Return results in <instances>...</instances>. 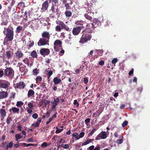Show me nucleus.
Masks as SVG:
<instances>
[{
	"instance_id": "nucleus-55",
	"label": "nucleus",
	"mask_w": 150,
	"mask_h": 150,
	"mask_svg": "<svg viewBox=\"0 0 150 150\" xmlns=\"http://www.w3.org/2000/svg\"><path fill=\"white\" fill-rule=\"evenodd\" d=\"M61 50L60 51L59 53V55L60 56H62L64 53V50L62 49H61Z\"/></svg>"
},
{
	"instance_id": "nucleus-7",
	"label": "nucleus",
	"mask_w": 150,
	"mask_h": 150,
	"mask_svg": "<svg viewBox=\"0 0 150 150\" xmlns=\"http://www.w3.org/2000/svg\"><path fill=\"white\" fill-rule=\"evenodd\" d=\"M10 86V83L8 82L5 80H0V87L6 88Z\"/></svg>"
},
{
	"instance_id": "nucleus-57",
	"label": "nucleus",
	"mask_w": 150,
	"mask_h": 150,
	"mask_svg": "<svg viewBox=\"0 0 150 150\" xmlns=\"http://www.w3.org/2000/svg\"><path fill=\"white\" fill-rule=\"evenodd\" d=\"M117 58H114L112 60V63L113 64H115V63L117 62Z\"/></svg>"
},
{
	"instance_id": "nucleus-11",
	"label": "nucleus",
	"mask_w": 150,
	"mask_h": 150,
	"mask_svg": "<svg viewBox=\"0 0 150 150\" xmlns=\"http://www.w3.org/2000/svg\"><path fill=\"white\" fill-rule=\"evenodd\" d=\"M40 54L44 57L45 56L48 55L50 53V50L47 48H42L40 50Z\"/></svg>"
},
{
	"instance_id": "nucleus-51",
	"label": "nucleus",
	"mask_w": 150,
	"mask_h": 150,
	"mask_svg": "<svg viewBox=\"0 0 150 150\" xmlns=\"http://www.w3.org/2000/svg\"><path fill=\"white\" fill-rule=\"evenodd\" d=\"M123 140L122 139H118L117 141V143L118 144H120L123 142Z\"/></svg>"
},
{
	"instance_id": "nucleus-40",
	"label": "nucleus",
	"mask_w": 150,
	"mask_h": 150,
	"mask_svg": "<svg viewBox=\"0 0 150 150\" xmlns=\"http://www.w3.org/2000/svg\"><path fill=\"white\" fill-rule=\"evenodd\" d=\"M53 74V71H52L50 70L49 71L48 73L47 74V75L48 76V81H50L49 79L50 77V76L52 74Z\"/></svg>"
},
{
	"instance_id": "nucleus-38",
	"label": "nucleus",
	"mask_w": 150,
	"mask_h": 150,
	"mask_svg": "<svg viewBox=\"0 0 150 150\" xmlns=\"http://www.w3.org/2000/svg\"><path fill=\"white\" fill-rule=\"evenodd\" d=\"M72 135L73 137H75V138L77 139H79V137L78 134L77 133H74L72 134Z\"/></svg>"
},
{
	"instance_id": "nucleus-61",
	"label": "nucleus",
	"mask_w": 150,
	"mask_h": 150,
	"mask_svg": "<svg viewBox=\"0 0 150 150\" xmlns=\"http://www.w3.org/2000/svg\"><path fill=\"white\" fill-rule=\"evenodd\" d=\"M100 146L99 145H97L95 148H94L93 150H100Z\"/></svg>"
},
{
	"instance_id": "nucleus-15",
	"label": "nucleus",
	"mask_w": 150,
	"mask_h": 150,
	"mask_svg": "<svg viewBox=\"0 0 150 150\" xmlns=\"http://www.w3.org/2000/svg\"><path fill=\"white\" fill-rule=\"evenodd\" d=\"M42 38L47 39L49 40L50 38V35L48 32L45 31L43 32L41 34Z\"/></svg>"
},
{
	"instance_id": "nucleus-6",
	"label": "nucleus",
	"mask_w": 150,
	"mask_h": 150,
	"mask_svg": "<svg viewBox=\"0 0 150 150\" xmlns=\"http://www.w3.org/2000/svg\"><path fill=\"white\" fill-rule=\"evenodd\" d=\"M49 41L47 39L41 38L38 42V45L39 46L46 45L49 44Z\"/></svg>"
},
{
	"instance_id": "nucleus-2",
	"label": "nucleus",
	"mask_w": 150,
	"mask_h": 150,
	"mask_svg": "<svg viewBox=\"0 0 150 150\" xmlns=\"http://www.w3.org/2000/svg\"><path fill=\"white\" fill-rule=\"evenodd\" d=\"M5 31H4V32L6 35L5 38L6 41L7 42L11 41L13 39L14 36V32L13 30L9 28H7L6 34H5Z\"/></svg>"
},
{
	"instance_id": "nucleus-49",
	"label": "nucleus",
	"mask_w": 150,
	"mask_h": 150,
	"mask_svg": "<svg viewBox=\"0 0 150 150\" xmlns=\"http://www.w3.org/2000/svg\"><path fill=\"white\" fill-rule=\"evenodd\" d=\"M73 103L77 107H78L79 104L78 103L77 100H74V101Z\"/></svg>"
},
{
	"instance_id": "nucleus-23",
	"label": "nucleus",
	"mask_w": 150,
	"mask_h": 150,
	"mask_svg": "<svg viewBox=\"0 0 150 150\" xmlns=\"http://www.w3.org/2000/svg\"><path fill=\"white\" fill-rule=\"evenodd\" d=\"M13 145V141H11L8 144H7V145L6 146H4V149H6L7 150H8V148H11Z\"/></svg>"
},
{
	"instance_id": "nucleus-54",
	"label": "nucleus",
	"mask_w": 150,
	"mask_h": 150,
	"mask_svg": "<svg viewBox=\"0 0 150 150\" xmlns=\"http://www.w3.org/2000/svg\"><path fill=\"white\" fill-rule=\"evenodd\" d=\"M85 134V133L83 132H82L80 133L79 135V139L80 138H82L84 136Z\"/></svg>"
},
{
	"instance_id": "nucleus-36",
	"label": "nucleus",
	"mask_w": 150,
	"mask_h": 150,
	"mask_svg": "<svg viewBox=\"0 0 150 150\" xmlns=\"http://www.w3.org/2000/svg\"><path fill=\"white\" fill-rule=\"evenodd\" d=\"M23 62L26 64L29 65V61L27 58H25L23 60Z\"/></svg>"
},
{
	"instance_id": "nucleus-34",
	"label": "nucleus",
	"mask_w": 150,
	"mask_h": 150,
	"mask_svg": "<svg viewBox=\"0 0 150 150\" xmlns=\"http://www.w3.org/2000/svg\"><path fill=\"white\" fill-rule=\"evenodd\" d=\"M84 22L82 21H77L75 22V24L77 25H83Z\"/></svg>"
},
{
	"instance_id": "nucleus-42",
	"label": "nucleus",
	"mask_w": 150,
	"mask_h": 150,
	"mask_svg": "<svg viewBox=\"0 0 150 150\" xmlns=\"http://www.w3.org/2000/svg\"><path fill=\"white\" fill-rule=\"evenodd\" d=\"M56 129H57L55 131V133L56 134L60 133L63 130V129H59V128L57 127L56 128Z\"/></svg>"
},
{
	"instance_id": "nucleus-25",
	"label": "nucleus",
	"mask_w": 150,
	"mask_h": 150,
	"mask_svg": "<svg viewBox=\"0 0 150 150\" xmlns=\"http://www.w3.org/2000/svg\"><path fill=\"white\" fill-rule=\"evenodd\" d=\"M34 93L35 92L32 89L29 90L28 91L27 94L28 97L29 98L32 96L34 94Z\"/></svg>"
},
{
	"instance_id": "nucleus-62",
	"label": "nucleus",
	"mask_w": 150,
	"mask_h": 150,
	"mask_svg": "<svg viewBox=\"0 0 150 150\" xmlns=\"http://www.w3.org/2000/svg\"><path fill=\"white\" fill-rule=\"evenodd\" d=\"M134 70V69L132 68L131 69V70L129 71V72L128 74L129 75L131 76L132 74L133 73Z\"/></svg>"
},
{
	"instance_id": "nucleus-24",
	"label": "nucleus",
	"mask_w": 150,
	"mask_h": 150,
	"mask_svg": "<svg viewBox=\"0 0 150 150\" xmlns=\"http://www.w3.org/2000/svg\"><path fill=\"white\" fill-rule=\"evenodd\" d=\"M17 6L18 8L20 9L23 8L25 7V3L23 2L19 3Z\"/></svg>"
},
{
	"instance_id": "nucleus-19",
	"label": "nucleus",
	"mask_w": 150,
	"mask_h": 150,
	"mask_svg": "<svg viewBox=\"0 0 150 150\" xmlns=\"http://www.w3.org/2000/svg\"><path fill=\"white\" fill-rule=\"evenodd\" d=\"M8 93L4 91L0 92V99H3L7 97Z\"/></svg>"
},
{
	"instance_id": "nucleus-52",
	"label": "nucleus",
	"mask_w": 150,
	"mask_h": 150,
	"mask_svg": "<svg viewBox=\"0 0 150 150\" xmlns=\"http://www.w3.org/2000/svg\"><path fill=\"white\" fill-rule=\"evenodd\" d=\"M34 119H36L38 118V115L36 113L33 114L32 115Z\"/></svg>"
},
{
	"instance_id": "nucleus-8",
	"label": "nucleus",
	"mask_w": 150,
	"mask_h": 150,
	"mask_svg": "<svg viewBox=\"0 0 150 150\" xmlns=\"http://www.w3.org/2000/svg\"><path fill=\"white\" fill-rule=\"evenodd\" d=\"M107 137V135L105 131H102L95 138L96 140H99L100 139H106Z\"/></svg>"
},
{
	"instance_id": "nucleus-14",
	"label": "nucleus",
	"mask_w": 150,
	"mask_h": 150,
	"mask_svg": "<svg viewBox=\"0 0 150 150\" xmlns=\"http://www.w3.org/2000/svg\"><path fill=\"white\" fill-rule=\"evenodd\" d=\"M4 108L5 106H3L2 108L0 110V113L1 118V120L4 119L6 115V112Z\"/></svg>"
},
{
	"instance_id": "nucleus-12",
	"label": "nucleus",
	"mask_w": 150,
	"mask_h": 150,
	"mask_svg": "<svg viewBox=\"0 0 150 150\" xmlns=\"http://www.w3.org/2000/svg\"><path fill=\"white\" fill-rule=\"evenodd\" d=\"M57 23L61 26L62 29H65L67 31H70L71 30L64 23L61 21L56 22Z\"/></svg>"
},
{
	"instance_id": "nucleus-26",
	"label": "nucleus",
	"mask_w": 150,
	"mask_h": 150,
	"mask_svg": "<svg viewBox=\"0 0 150 150\" xmlns=\"http://www.w3.org/2000/svg\"><path fill=\"white\" fill-rule=\"evenodd\" d=\"M11 110H12L13 112L14 113H18L19 111V109L15 107H13L12 108V109H10L9 110L10 112H11Z\"/></svg>"
},
{
	"instance_id": "nucleus-37",
	"label": "nucleus",
	"mask_w": 150,
	"mask_h": 150,
	"mask_svg": "<svg viewBox=\"0 0 150 150\" xmlns=\"http://www.w3.org/2000/svg\"><path fill=\"white\" fill-rule=\"evenodd\" d=\"M55 30L56 31L60 32L62 30V28L60 25H57L56 26L55 28Z\"/></svg>"
},
{
	"instance_id": "nucleus-59",
	"label": "nucleus",
	"mask_w": 150,
	"mask_h": 150,
	"mask_svg": "<svg viewBox=\"0 0 150 150\" xmlns=\"http://www.w3.org/2000/svg\"><path fill=\"white\" fill-rule=\"evenodd\" d=\"M94 148V146L93 145H92L89 146L88 148L87 149V150H93Z\"/></svg>"
},
{
	"instance_id": "nucleus-16",
	"label": "nucleus",
	"mask_w": 150,
	"mask_h": 150,
	"mask_svg": "<svg viewBox=\"0 0 150 150\" xmlns=\"http://www.w3.org/2000/svg\"><path fill=\"white\" fill-rule=\"evenodd\" d=\"M86 28L85 30L88 29V32H92V31L94 29L93 24L92 23H90L86 25Z\"/></svg>"
},
{
	"instance_id": "nucleus-22",
	"label": "nucleus",
	"mask_w": 150,
	"mask_h": 150,
	"mask_svg": "<svg viewBox=\"0 0 150 150\" xmlns=\"http://www.w3.org/2000/svg\"><path fill=\"white\" fill-rule=\"evenodd\" d=\"M53 81L54 84L56 85L60 83L61 82V80L58 77H56L53 79Z\"/></svg>"
},
{
	"instance_id": "nucleus-4",
	"label": "nucleus",
	"mask_w": 150,
	"mask_h": 150,
	"mask_svg": "<svg viewBox=\"0 0 150 150\" xmlns=\"http://www.w3.org/2000/svg\"><path fill=\"white\" fill-rule=\"evenodd\" d=\"M62 42L59 40L55 41L54 43V50L56 52L59 51L62 49Z\"/></svg>"
},
{
	"instance_id": "nucleus-9",
	"label": "nucleus",
	"mask_w": 150,
	"mask_h": 150,
	"mask_svg": "<svg viewBox=\"0 0 150 150\" xmlns=\"http://www.w3.org/2000/svg\"><path fill=\"white\" fill-rule=\"evenodd\" d=\"M83 28V27L82 26L74 28L72 31V33L75 35H78L80 33L82 28Z\"/></svg>"
},
{
	"instance_id": "nucleus-44",
	"label": "nucleus",
	"mask_w": 150,
	"mask_h": 150,
	"mask_svg": "<svg viewBox=\"0 0 150 150\" xmlns=\"http://www.w3.org/2000/svg\"><path fill=\"white\" fill-rule=\"evenodd\" d=\"M97 130V129L95 128L93 129L92 130L91 132L88 135L89 136H92Z\"/></svg>"
},
{
	"instance_id": "nucleus-46",
	"label": "nucleus",
	"mask_w": 150,
	"mask_h": 150,
	"mask_svg": "<svg viewBox=\"0 0 150 150\" xmlns=\"http://www.w3.org/2000/svg\"><path fill=\"white\" fill-rule=\"evenodd\" d=\"M33 71L34 74L36 75H37L38 72L37 68H36L33 69Z\"/></svg>"
},
{
	"instance_id": "nucleus-30",
	"label": "nucleus",
	"mask_w": 150,
	"mask_h": 150,
	"mask_svg": "<svg viewBox=\"0 0 150 150\" xmlns=\"http://www.w3.org/2000/svg\"><path fill=\"white\" fill-rule=\"evenodd\" d=\"M23 27H22L19 26H18L16 29V33H19L22 30Z\"/></svg>"
},
{
	"instance_id": "nucleus-47",
	"label": "nucleus",
	"mask_w": 150,
	"mask_h": 150,
	"mask_svg": "<svg viewBox=\"0 0 150 150\" xmlns=\"http://www.w3.org/2000/svg\"><path fill=\"white\" fill-rule=\"evenodd\" d=\"M28 106L29 108L30 109H32L34 107L33 104L32 103L29 102L28 104Z\"/></svg>"
},
{
	"instance_id": "nucleus-1",
	"label": "nucleus",
	"mask_w": 150,
	"mask_h": 150,
	"mask_svg": "<svg viewBox=\"0 0 150 150\" xmlns=\"http://www.w3.org/2000/svg\"><path fill=\"white\" fill-rule=\"evenodd\" d=\"M88 30H85L83 31V34L79 41L80 43L83 44L91 39L92 37L91 33L88 32Z\"/></svg>"
},
{
	"instance_id": "nucleus-43",
	"label": "nucleus",
	"mask_w": 150,
	"mask_h": 150,
	"mask_svg": "<svg viewBox=\"0 0 150 150\" xmlns=\"http://www.w3.org/2000/svg\"><path fill=\"white\" fill-rule=\"evenodd\" d=\"M4 74V71L2 69H0V78L2 77Z\"/></svg>"
},
{
	"instance_id": "nucleus-63",
	"label": "nucleus",
	"mask_w": 150,
	"mask_h": 150,
	"mask_svg": "<svg viewBox=\"0 0 150 150\" xmlns=\"http://www.w3.org/2000/svg\"><path fill=\"white\" fill-rule=\"evenodd\" d=\"M27 108L28 109L27 111L29 113H30L33 112V110L31 109H32L28 108Z\"/></svg>"
},
{
	"instance_id": "nucleus-5",
	"label": "nucleus",
	"mask_w": 150,
	"mask_h": 150,
	"mask_svg": "<svg viewBox=\"0 0 150 150\" xmlns=\"http://www.w3.org/2000/svg\"><path fill=\"white\" fill-rule=\"evenodd\" d=\"M93 11L94 10H86L84 15L86 19L90 21L92 20V17L94 14Z\"/></svg>"
},
{
	"instance_id": "nucleus-58",
	"label": "nucleus",
	"mask_w": 150,
	"mask_h": 150,
	"mask_svg": "<svg viewBox=\"0 0 150 150\" xmlns=\"http://www.w3.org/2000/svg\"><path fill=\"white\" fill-rule=\"evenodd\" d=\"M90 118H87L85 120V122L86 124V125H87L90 122Z\"/></svg>"
},
{
	"instance_id": "nucleus-10",
	"label": "nucleus",
	"mask_w": 150,
	"mask_h": 150,
	"mask_svg": "<svg viewBox=\"0 0 150 150\" xmlns=\"http://www.w3.org/2000/svg\"><path fill=\"white\" fill-rule=\"evenodd\" d=\"M73 0H63L62 2L63 4H65V6L66 7V9H70L71 8V6L70 5H71L73 2L72 1Z\"/></svg>"
},
{
	"instance_id": "nucleus-48",
	"label": "nucleus",
	"mask_w": 150,
	"mask_h": 150,
	"mask_svg": "<svg viewBox=\"0 0 150 150\" xmlns=\"http://www.w3.org/2000/svg\"><path fill=\"white\" fill-rule=\"evenodd\" d=\"M36 82H38V81H41L42 80V78L40 76H38L36 78Z\"/></svg>"
},
{
	"instance_id": "nucleus-50",
	"label": "nucleus",
	"mask_w": 150,
	"mask_h": 150,
	"mask_svg": "<svg viewBox=\"0 0 150 150\" xmlns=\"http://www.w3.org/2000/svg\"><path fill=\"white\" fill-rule=\"evenodd\" d=\"M16 93H13L12 92L11 93V96H10V98H13V99H14L16 96Z\"/></svg>"
},
{
	"instance_id": "nucleus-27",
	"label": "nucleus",
	"mask_w": 150,
	"mask_h": 150,
	"mask_svg": "<svg viewBox=\"0 0 150 150\" xmlns=\"http://www.w3.org/2000/svg\"><path fill=\"white\" fill-rule=\"evenodd\" d=\"M30 55L34 58H37L38 56L37 52L35 50H33L31 52Z\"/></svg>"
},
{
	"instance_id": "nucleus-33",
	"label": "nucleus",
	"mask_w": 150,
	"mask_h": 150,
	"mask_svg": "<svg viewBox=\"0 0 150 150\" xmlns=\"http://www.w3.org/2000/svg\"><path fill=\"white\" fill-rule=\"evenodd\" d=\"M12 121V120L11 117H9V116H8L6 119V122L7 124H9Z\"/></svg>"
},
{
	"instance_id": "nucleus-3",
	"label": "nucleus",
	"mask_w": 150,
	"mask_h": 150,
	"mask_svg": "<svg viewBox=\"0 0 150 150\" xmlns=\"http://www.w3.org/2000/svg\"><path fill=\"white\" fill-rule=\"evenodd\" d=\"M14 71L11 67H6L4 70V75L11 79L14 77Z\"/></svg>"
},
{
	"instance_id": "nucleus-20",
	"label": "nucleus",
	"mask_w": 150,
	"mask_h": 150,
	"mask_svg": "<svg viewBox=\"0 0 150 150\" xmlns=\"http://www.w3.org/2000/svg\"><path fill=\"white\" fill-rule=\"evenodd\" d=\"M41 121V118L39 117L38 119L35 123H33L32 124V126L34 127H38L40 125V124Z\"/></svg>"
},
{
	"instance_id": "nucleus-45",
	"label": "nucleus",
	"mask_w": 150,
	"mask_h": 150,
	"mask_svg": "<svg viewBox=\"0 0 150 150\" xmlns=\"http://www.w3.org/2000/svg\"><path fill=\"white\" fill-rule=\"evenodd\" d=\"M128 122L127 121H125L122 123V126L123 127H125L128 124Z\"/></svg>"
},
{
	"instance_id": "nucleus-41",
	"label": "nucleus",
	"mask_w": 150,
	"mask_h": 150,
	"mask_svg": "<svg viewBox=\"0 0 150 150\" xmlns=\"http://www.w3.org/2000/svg\"><path fill=\"white\" fill-rule=\"evenodd\" d=\"M23 104V103L21 101H18L16 105L18 107H20Z\"/></svg>"
},
{
	"instance_id": "nucleus-18",
	"label": "nucleus",
	"mask_w": 150,
	"mask_h": 150,
	"mask_svg": "<svg viewBox=\"0 0 150 150\" xmlns=\"http://www.w3.org/2000/svg\"><path fill=\"white\" fill-rule=\"evenodd\" d=\"M25 86V84L23 82L21 81L16 84V86L15 88L20 89H23L24 88Z\"/></svg>"
},
{
	"instance_id": "nucleus-35",
	"label": "nucleus",
	"mask_w": 150,
	"mask_h": 150,
	"mask_svg": "<svg viewBox=\"0 0 150 150\" xmlns=\"http://www.w3.org/2000/svg\"><path fill=\"white\" fill-rule=\"evenodd\" d=\"M61 147H62L65 149H68L69 148V146L68 144H61L60 145Z\"/></svg>"
},
{
	"instance_id": "nucleus-60",
	"label": "nucleus",
	"mask_w": 150,
	"mask_h": 150,
	"mask_svg": "<svg viewBox=\"0 0 150 150\" xmlns=\"http://www.w3.org/2000/svg\"><path fill=\"white\" fill-rule=\"evenodd\" d=\"M98 64L100 65L103 66L104 64V62L103 60H101L99 62Z\"/></svg>"
},
{
	"instance_id": "nucleus-29",
	"label": "nucleus",
	"mask_w": 150,
	"mask_h": 150,
	"mask_svg": "<svg viewBox=\"0 0 150 150\" xmlns=\"http://www.w3.org/2000/svg\"><path fill=\"white\" fill-rule=\"evenodd\" d=\"M16 140L18 141L19 139H21L23 136L20 134H17L15 135Z\"/></svg>"
},
{
	"instance_id": "nucleus-13",
	"label": "nucleus",
	"mask_w": 150,
	"mask_h": 150,
	"mask_svg": "<svg viewBox=\"0 0 150 150\" xmlns=\"http://www.w3.org/2000/svg\"><path fill=\"white\" fill-rule=\"evenodd\" d=\"M19 70L21 72L23 73V75H25L28 71L26 68V67L22 63L19 64Z\"/></svg>"
},
{
	"instance_id": "nucleus-32",
	"label": "nucleus",
	"mask_w": 150,
	"mask_h": 150,
	"mask_svg": "<svg viewBox=\"0 0 150 150\" xmlns=\"http://www.w3.org/2000/svg\"><path fill=\"white\" fill-rule=\"evenodd\" d=\"M65 14L66 16L70 17L72 14V13L69 11H66L65 12Z\"/></svg>"
},
{
	"instance_id": "nucleus-31",
	"label": "nucleus",
	"mask_w": 150,
	"mask_h": 150,
	"mask_svg": "<svg viewBox=\"0 0 150 150\" xmlns=\"http://www.w3.org/2000/svg\"><path fill=\"white\" fill-rule=\"evenodd\" d=\"M6 57L8 59H9L11 57V51L10 50L7 51L6 53Z\"/></svg>"
},
{
	"instance_id": "nucleus-53",
	"label": "nucleus",
	"mask_w": 150,
	"mask_h": 150,
	"mask_svg": "<svg viewBox=\"0 0 150 150\" xmlns=\"http://www.w3.org/2000/svg\"><path fill=\"white\" fill-rule=\"evenodd\" d=\"M88 79L87 77L84 78H83V82L84 84H87L88 82Z\"/></svg>"
},
{
	"instance_id": "nucleus-56",
	"label": "nucleus",
	"mask_w": 150,
	"mask_h": 150,
	"mask_svg": "<svg viewBox=\"0 0 150 150\" xmlns=\"http://www.w3.org/2000/svg\"><path fill=\"white\" fill-rule=\"evenodd\" d=\"M54 103H58L59 101V99L58 97H57V98L55 99L54 98Z\"/></svg>"
},
{
	"instance_id": "nucleus-17",
	"label": "nucleus",
	"mask_w": 150,
	"mask_h": 150,
	"mask_svg": "<svg viewBox=\"0 0 150 150\" xmlns=\"http://www.w3.org/2000/svg\"><path fill=\"white\" fill-rule=\"evenodd\" d=\"M15 57L17 58H20L22 57L23 55V54L20 50L18 49L15 53Z\"/></svg>"
},
{
	"instance_id": "nucleus-39",
	"label": "nucleus",
	"mask_w": 150,
	"mask_h": 150,
	"mask_svg": "<svg viewBox=\"0 0 150 150\" xmlns=\"http://www.w3.org/2000/svg\"><path fill=\"white\" fill-rule=\"evenodd\" d=\"M34 44V42L33 41H30L28 42V46L29 47H32Z\"/></svg>"
},
{
	"instance_id": "nucleus-64",
	"label": "nucleus",
	"mask_w": 150,
	"mask_h": 150,
	"mask_svg": "<svg viewBox=\"0 0 150 150\" xmlns=\"http://www.w3.org/2000/svg\"><path fill=\"white\" fill-rule=\"evenodd\" d=\"M18 142H18V143H17L14 144V147L15 148H17L19 147V145Z\"/></svg>"
},
{
	"instance_id": "nucleus-21",
	"label": "nucleus",
	"mask_w": 150,
	"mask_h": 150,
	"mask_svg": "<svg viewBox=\"0 0 150 150\" xmlns=\"http://www.w3.org/2000/svg\"><path fill=\"white\" fill-rule=\"evenodd\" d=\"M48 6V1L46 0L42 4V9H47Z\"/></svg>"
},
{
	"instance_id": "nucleus-28",
	"label": "nucleus",
	"mask_w": 150,
	"mask_h": 150,
	"mask_svg": "<svg viewBox=\"0 0 150 150\" xmlns=\"http://www.w3.org/2000/svg\"><path fill=\"white\" fill-rule=\"evenodd\" d=\"M50 143H47V142H44L41 144V146L42 148H45L47 146H49L50 145Z\"/></svg>"
}]
</instances>
